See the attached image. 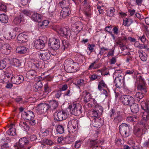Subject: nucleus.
Segmentation results:
<instances>
[{
    "mask_svg": "<svg viewBox=\"0 0 149 149\" xmlns=\"http://www.w3.org/2000/svg\"><path fill=\"white\" fill-rule=\"evenodd\" d=\"M68 108L70 109L71 113L75 116H78L82 112V107L81 105L76 102L71 103Z\"/></svg>",
    "mask_w": 149,
    "mask_h": 149,
    "instance_id": "1",
    "label": "nucleus"
},
{
    "mask_svg": "<svg viewBox=\"0 0 149 149\" xmlns=\"http://www.w3.org/2000/svg\"><path fill=\"white\" fill-rule=\"evenodd\" d=\"M83 93L84 96V101L85 103V106H87L88 108L91 107L93 105L97 103L95 100L91 98V94L89 92L85 91H83Z\"/></svg>",
    "mask_w": 149,
    "mask_h": 149,
    "instance_id": "2",
    "label": "nucleus"
},
{
    "mask_svg": "<svg viewBox=\"0 0 149 149\" xmlns=\"http://www.w3.org/2000/svg\"><path fill=\"white\" fill-rule=\"evenodd\" d=\"M119 132L121 135L126 138L130 135V129L129 126L127 124L123 123L119 126Z\"/></svg>",
    "mask_w": 149,
    "mask_h": 149,
    "instance_id": "3",
    "label": "nucleus"
},
{
    "mask_svg": "<svg viewBox=\"0 0 149 149\" xmlns=\"http://www.w3.org/2000/svg\"><path fill=\"white\" fill-rule=\"evenodd\" d=\"M137 81H139V84L137 88L138 90H139L143 93H146L147 91L146 87V83L142 77L140 76L138 78H137Z\"/></svg>",
    "mask_w": 149,
    "mask_h": 149,
    "instance_id": "4",
    "label": "nucleus"
},
{
    "mask_svg": "<svg viewBox=\"0 0 149 149\" xmlns=\"http://www.w3.org/2000/svg\"><path fill=\"white\" fill-rule=\"evenodd\" d=\"M120 100L123 104L127 105L133 103L134 102V98L129 95H124L120 97Z\"/></svg>",
    "mask_w": 149,
    "mask_h": 149,
    "instance_id": "5",
    "label": "nucleus"
},
{
    "mask_svg": "<svg viewBox=\"0 0 149 149\" xmlns=\"http://www.w3.org/2000/svg\"><path fill=\"white\" fill-rule=\"evenodd\" d=\"M93 106L95 107V109L92 111L91 114L92 117L95 118L100 117L102 115L103 111L102 107L99 105L97 103Z\"/></svg>",
    "mask_w": 149,
    "mask_h": 149,
    "instance_id": "6",
    "label": "nucleus"
},
{
    "mask_svg": "<svg viewBox=\"0 0 149 149\" xmlns=\"http://www.w3.org/2000/svg\"><path fill=\"white\" fill-rule=\"evenodd\" d=\"M141 108L144 110V112L143 115V118L145 120L149 118V110L148 104L144 101L141 102Z\"/></svg>",
    "mask_w": 149,
    "mask_h": 149,
    "instance_id": "7",
    "label": "nucleus"
},
{
    "mask_svg": "<svg viewBox=\"0 0 149 149\" xmlns=\"http://www.w3.org/2000/svg\"><path fill=\"white\" fill-rule=\"evenodd\" d=\"M50 109L49 105L46 103H42L39 104L37 107V110L40 114L45 113Z\"/></svg>",
    "mask_w": 149,
    "mask_h": 149,
    "instance_id": "8",
    "label": "nucleus"
},
{
    "mask_svg": "<svg viewBox=\"0 0 149 149\" xmlns=\"http://www.w3.org/2000/svg\"><path fill=\"white\" fill-rule=\"evenodd\" d=\"M49 45L53 49L57 50L60 47V41L54 38H51L49 41Z\"/></svg>",
    "mask_w": 149,
    "mask_h": 149,
    "instance_id": "9",
    "label": "nucleus"
},
{
    "mask_svg": "<svg viewBox=\"0 0 149 149\" xmlns=\"http://www.w3.org/2000/svg\"><path fill=\"white\" fill-rule=\"evenodd\" d=\"M71 32V31L69 29L62 27L61 28L60 30L58 31V34L61 36L68 39L70 38Z\"/></svg>",
    "mask_w": 149,
    "mask_h": 149,
    "instance_id": "10",
    "label": "nucleus"
},
{
    "mask_svg": "<svg viewBox=\"0 0 149 149\" xmlns=\"http://www.w3.org/2000/svg\"><path fill=\"white\" fill-rule=\"evenodd\" d=\"M78 126L77 120L73 119L69 122L68 127V130L70 132H74L77 129Z\"/></svg>",
    "mask_w": 149,
    "mask_h": 149,
    "instance_id": "11",
    "label": "nucleus"
},
{
    "mask_svg": "<svg viewBox=\"0 0 149 149\" xmlns=\"http://www.w3.org/2000/svg\"><path fill=\"white\" fill-rule=\"evenodd\" d=\"M22 117L25 120H31L34 118L35 115L34 113L31 111H24L22 113Z\"/></svg>",
    "mask_w": 149,
    "mask_h": 149,
    "instance_id": "12",
    "label": "nucleus"
},
{
    "mask_svg": "<svg viewBox=\"0 0 149 149\" xmlns=\"http://www.w3.org/2000/svg\"><path fill=\"white\" fill-rule=\"evenodd\" d=\"M124 76L118 75L115 79V85L117 88H122L123 83L124 81Z\"/></svg>",
    "mask_w": 149,
    "mask_h": 149,
    "instance_id": "13",
    "label": "nucleus"
},
{
    "mask_svg": "<svg viewBox=\"0 0 149 149\" xmlns=\"http://www.w3.org/2000/svg\"><path fill=\"white\" fill-rule=\"evenodd\" d=\"M29 141L26 137L21 138L18 143L16 144V148L17 149H23L24 145L28 143Z\"/></svg>",
    "mask_w": 149,
    "mask_h": 149,
    "instance_id": "14",
    "label": "nucleus"
},
{
    "mask_svg": "<svg viewBox=\"0 0 149 149\" xmlns=\"http://www.w3.org/2000/svg\"><path fill=\"white\" fill-rule=\"evenodd\" d=\"M104 123V120L100 117L95 118L92 123L93 126L97 128H100Z\"/></svg>",
    "mask_w": 149,
    "mask_h": 149,
    "instance_id": "15",
    "label": "nucleus"
},
{
    "mask_svg": "<svg viewBox=\"0 0 149 149\" xmlns=\"http://www.w3.org/2000/svg\"><path fill=\"white\" fill-rule=\"evenodd\" d=\"M24 78L22 75H16L12 77L11 79L12 83L16 84H19L23 82Z\"/></svg>",
    "mask_w": 149,
    "mask_h": 149,
    "instance_id": "16",
    "label": "nucleus"
},
{
    "mask_svg": "<svg viewBox=\"0 0 149 149\" xmlns=\"http://www.w3.org/2000/svg\"><path fill=\"white\" fill-rule=\"evenodd\" d=\"M67 114L66 112L63 110L59 111L56 114L55 118L57 121H62L65 120L67 117Z\"/></svg>",
    "mask_w": 149,
    "mask_h": 149,
    "instance_id": "17",
    "label": "nucleus"
},
{
    "mask_svg": "<svg viewBox=\"0 0 149 149\" xmlns=\"http://www.w3.org/2000/svg\"><path fill=\"white\" fill-rule=\"evenodd\" d=\"M46 41L38 39L34 42V46L37 49H40L43 48L45 47Z\"/></svg>",
    "mask_w": 149,
    "mask_h": 149,
    "instance_id": "18",
    "label": "nucleus"
},
{
    "mask_svg": "<svg viewBox=\"0 0 149 149\" xmlns=\"http://www.w3.org/2000/svg\"><path fill=\"white\" fill-rule=\"evenodd\" d=\"M73 62L72 60H65L64 62V66L65 68L67 70V72L68 73H73L75 72L74 70V66H69L68 65L70 63Z\"/></svg>",
    "mask_w": 149,
    "mask_h": 149,
    "instance_id": "19",
    "label": "nucleus"
},
{
    "mask_svg": "<svg viewBox=\"0 0 149 149\" xmlns=\"http://www.w3.org/2000/svg\"><path fill=\"white\" fill-rule=\"evenodd\" d=\"M50 57V54L48 51L46 50L41 51L40 54V59L45 61L49 60Z\"/></svg>",
    "mask_w": 149,
    "mask_h": 149,
    "instance_id": "20",
    "label": "nucleus"
},
{
    "mask_svg": "<svg viewBox=\"0 0 149 149\" xmlns=\"http://www.w3.org/2000/svg\"><path fill=\"white\" fill-rule=\"evenodd\" d=\"M11 49V47L9 44H5L3 45H2L0 51L3 54H8L10 52Z\"/></svg>",
    "mask_w": 149,
    "mask_h": 149,
    "instance_id": "21",
    "label": "nucleus"
},
{
    "mask_svg": "<svg viewBox=\"0 0 149 149\" xmlns=\"http://www.w3.org/2000/svg\"><path fill=\"white\" fill-rule=\"evenodd\" d=\"M31 18L33 21L39 23L41 21L42 16L41 15L34 12L32 15Z\"/></svg>",
    "mask_w": 149,
    "mask_h": 149,
    "instance_id": "22",
    "label": "nucleus"
},
{
    "mask_svg": "<svg viewBox=\"0 0 149 149\" xmlns=\"http://www.w3.org/2000/svg\"><path fill=\"white\" fill-rule=\"evenodd\" d=\"M28 36H27L22 33L19 34L17 37L18 42L22 43L26 42L27 40Z\"/></svg>",
    "mask_w": 149,
    "mask_h": 149,
    "instance_id": "23",
    "label": "nucleus"
},
{
    "mask_svg": "<svg viewBox=\"0 0 149 149\" xmlns=\"http://www.w3.org/2000/svg\"><path fill=\"white\" fill-rule=\"evenodd\" d=\"M73 27L75 28L74 31L76 33H78L82 29L83 24L81 22L78 21L73 24Z\"/></svg>",
    "mask_w": 149,
    "mask_h": 149,
    "instance_id": "24",
    "label": "nucleus"
},
{
    "mask_svg": "<svg viewBox=\"0 0 149 149\" xmlns=\"http://www.w3.org/2000/svg\"><path fill=\"white\" fill-rule=\"evenodd\" d=\"M70 13V9L69 8H63L61 12L60 15L63 18H65L69 16Z\"/></svg>",
    "mask_w": 149,
    "mask_h": 149,
    "instance_id": "25",
    "label": "nucleus"
},
{
    "mask_svg": "<svg viewBox=\"0 0 149 149\" xmlns=\"http://www.w3.org/2000/svg\"><path fill=\"white\" fill-rule=\"evenodd\" d=\"M58 4L60 6L62 9L65 8H69L70 5L68 0H63L59 2Z\"/></svg>",
    "mask_w": 149,
    "mask_h": 149,
    "instance_id": "26",
    "label": "nucleus"
},
{
    "mask_svg": "<svg viewBox=\"0 0 149 149\" xmlns=\"http://www.w3.org/2000/svg\"><path fill=\"white\" fill-rule=\"evenodd\" d=\"M37 75V72L34 70H30L27 72L26 76L29 79H33Z\"/></svg>",
    "mask_w": 149,
    "mask_h": 149,
    "instance_id": "27",
    "label": "nucleus"
},
{
    "mask_svg": "<svg viewBox=\"0 0 149 149\" xmlns=\"http://www.w3.org/2000/svg\"><path fill=\"white\" fill-rule=\"evenodd\" d=\"M145 93L141 92H136L134 95V100L138 102H139L143 99L144 97L143 94Z\"/></svg>",
    "mask_w": 149,
    "mask_h": 149,
    "instance_id": "28",
    "label": "nucleus"
},
{
    "mask_svg": "<svg viewBox=\"0 0 149 149\" xmlns=\"http://www.w3.org/2000/svg\"><path fill=\"white\" fill-rule=\"evenodd\" d=\"M130 109L132 112L134 113H137L139 111V107L138 104L136 103H134L130 106Z\"/></svg>",
    "mask_w": 149,
    "mask_h": 149,
    "instance_id": "29",
    "label": "nucleus"
},
{
    "mask_svg": "<svg viewBox=\"0 0 149 149\" xmlns=\"http://www.w3.org/2000/svg\"><path fill=\"white\" fill-rule=\"evenodd\" d=\"M26 49L23 46H18L16 50V52L20 54H24L26 52Z\"/></svg>",
    "mask_w": 149,
    "mask_h": 149,
    "instance_id": "30",
    "label": "nucleus"
},
{
    "mask_svg": "<svg viewBox=\"0 0 149 149\" xmlns=\"http://www.w3.org/2000/svg\"><path fill=\"white\" fill-rule=\"evenodd\" d=\"M138 53L141 60L143 61H146L147 58V56L146 54L141 50H139Z\"/></svg>",
    "mask_w": 149,
    "mask_h": 149,
    "instance_id": "31",
    "label": "nucleus"
},
{
    "mask_svg": "<svg viewBox=\"0 0 149 149\" xmlns=\"http://www.w3.org/2000/svg\"><path fill=\"white\" fill-rule=\"evenodd\" d=\"M50 108L53 110L55 109L57 107L58 104V102L55 100H53L50 102Z\"/></svg>",
    "mask_w": 149,
    "mask_h": 149,
    "instance_id": "32",
    "label": "nucleus"
},
{
    "mask_svg": "<svg viewBox=\"0 0 149 149\" xmlns=\"http://www.w3.org/2000/svg\"><path fill=\"white\" fill-rule=\"evenodd\" d=\"M8 16L4 14H0V21L3 23H6L8 22Z\"/></svg>",
    "mask_w": 149,
    "mask_h": 149,
    "instance_id": "33",
    "label": "nucleus"
},
{
    "mask_svg": "<svg viewBox=\"0 0 149 149\" xmlns=\"http://www.w3.org/2000/svg\"><path fill=\"white\" fill-rule=\"evenodd\" d=\"M7 133L10 136H14L16 135V129L14 127L10 128Z\"/></svg>",
    "mask_w": 149,
    "mask_h": 149,
    "instance_id": "34",
    "label": "nucleus"
},
{
    "mask_svg": "<svg viewBox=\"0 0 149 149\" xmlns=\"http://www.w3.org/2000/svg\"><path fill=\"white\" fill-rule=\"evenodd\" d=\"M51 91V90L50 87L48 86L47 84H46L44 86V90L43 92L42 95H44V96H45Z\"/></svg>",
    "mask_w": 149,
    "mask_h": 149,
    "instance_id": "35",
    "label": "nucleus"
},
{
    "mask_svg": "<svg viewBox=\"0 0 149 149\" xmlns=\"http://www.w3.org/2000/svg\"><path fill=\"white\" fill-rule=\"evenodd\" d=\"M19 126L26 131H27L29 129V126L25 122H21L19 123Z\"/></svg>",
    "mask_w": 149,
    "mask_h": 149,
    "instance_id": "36",
    "label": "nucleus"
},
{
    "mask_svg": "<svg viewBox=\"0 0 149 149\" xmlns=\"http://www.w3.org/2000/svg\"><path fill=\"white\" fill-rule=\"evenodd\" d=\"M49 22L47 20H44L42 22H40L38 24L39 27L42 29H45L48 25Z\"/></svg>",
    "mask_w": 149,
    "mask_h": 149,
    "instance_id": "37",
    "label": "nucleus"
},
{
    "mask_svg": "<svg viewBox=\"0 0 149 149\" xmlns=\"http://www.w3.org/2000/svg\"><path fill=\"white\" fill-rule=\"evenodd\" d=\"M107 85L103 80H101L99 82L98 88L99 90H102V88H107Z\"/></svg>",
    "mask_w": 149,
    "mask_h": 149,
    "instance_id": "38",
    "label": "nucleus"
},
{
    "mask_svg": "<svg viewBox=\"0 0 149 149\" xmlns=\"http://www.w3.org/2000/svg\"><path fill=\"white\" fill-rule=\"evenodd\" d=\"M52 95H54L55 97L59 99L61 95V93L60 90L58 91H55L52 93Z\"/></svg>",
    "mask_w": 149,
    "mask_h": 149,
    "instance_id": "39",
    "label": "nucleus"
},
{
    "mask_svg": "<svg viewBox=\"0 0 149 149\" xmlns=\"http://www.w3.org/2000/svg\"><path fill=\"white\" fill-rule=\"evenodd\" d=\"M115 11V9L113 8H111L110 9L107 10V15L110 17H112L114 15V13Z\"/></svg>",
    "mask_w": 149,
    "mask_h": 149,
    "instance_id": "40",
    "label": "nucleus"
},
{
    "mask_svg": "<svg viewBox=\"0 0 149 149\" xmlns=\"http://www.w3.org/2000/svg\"><path fill=\"white\" fill-rule=\"evenodd\" d=\"M22 17L21 15L15 17L13 20L14 23L16 25L19 24L22 20Z\"/></svg>",
    "mask_w": 149,
    "mask_h": 149,
    "instance_id": "41",
    "label": "nucleus"
},
{
    "mask_svg": "<svg viewBox=\"0 0 149 149\" xmlns=\"http://www.w3.org/2000/svg\"><path fill=\"white\" fill-rule=\"evenodd\" d=\"M69 44L68 41L65 40H63L62 41L61 49L63 50H64L69 47Z\"/></svg>",
    "mask_w": 149,
    "mask_h": 149,
    "instance_id": "42",
    "label": "nucleus"
},
{
    "mask_svg": "<svg viewBox=\"0 0 149 149\" xmlns=\"http://www.w3.org/2000/svg\"><path fill=\"white\" fill-rule=\"evenodd\" d=\"M13 65L16 67H18L21 65V63L16 58H14L13 59Z\"/></svg>",
    "mask_w": 149,
    "mask_h": 149,
    "instance_id": "43",
    "label": "nucleus"
},
{
    "mask_svg": "<svg viewBox=\"0 0 149 149\" xmlns=\"http://www.w3.org/2000/svg\"><path fill=\"white\" fill-rule=\"evenodd\" d=\"M111 27L109 26H107L105 28L106 31L111 35L113 40H114L115 39V37L114 35L113 34L112 32L111 31Z\"/></svg>",
    "mask_w": 149,
    "mask_h": 149,
    "instance_id": "44",
    "label": "nucleus"
},
{
    "mask_svg": "<svg viewBox=\"0 0 149 149\" xmlns=\"http://www.w3.org/2000/svg\"><path fill=\"white\" fill-rule=\"evenodd\" d=\"M4 73L5 76L8 78L12 77L13 75V72L12 71L10 70H6L5 72Z\"/></svg>",
    "mask_w": 149,
    "mask_h": 149,
    "instance_id": "45",
    "label": "nucleus"
},
{
    "mask_svg": "<svg viewBox=\"0 0 149 149\" xmlns=\"http://www.w3.org/2000/svg\"><path fill=\"white\" fill-rule=\"evenodd\" d=\"M116 44L118 45L120 48L125 46V42L119 38H118L116 42Z\"/></svg>",
    "mask_w": 149,
    "mask_h": 149,
    "instance_id": "46",
    "label": "nucleus"
},
{
    "mask_svg": "<svg viewBox=\"0 0 149 149\" xmlns=\"http://www.w3.org/2000/svg\"><path fill=\"white\" fill-rule=\"evenodd\" d=\"M40 132L42 136H48L49 133V129H43L41 130Z\"/></svg>",
    "mask_w": 149,
    "mask_h": 149,
    "instance_id": "47",
    "label": "nucleus"
},
{
    "mask_svg": "<svg viewBox=\"0 0 149 149\" xmlns=\"http://www.w3.org/2000/svg\"><path fill=\"white\" fill-rule=\"evenodd\" d=\"M56 130L59 134H63L64 132V130L63 127L61 125H59L57 127Z\"/></svg>",
    "mask_w": 149,
    "mask_h": 149,
    "instance_id": "48",
    "label": "nucleus"
},
{
    "mask_svg": "<svg viewBox=\"0 0 149 149\" xmlns=\"http://www.w3.org/2000/svg\"><path fill=\"white\" fill-rule=\"evenodd\" d=\"M99 141L97 139L91 140L90 141V145L93 148L99 143Z\"/></svg>",
    "mask_w": 149,
    "mask_h": 149,
    "instance_id": "49",
    "label": "nucleus"
},
{
    "mask_svg": "<svg viewBox=\"0 0 149 149\" xmlns=\"http://www.w3.org/2000/svg\"><path fill=\"white\" fill-rule=\"evenodd\" d=\"M84 81L82 79L78 80L75 84L77 86L78 88H80L81 86H83L84 85Z\"/></svg>",
    "mask_w": 149,
    "mask_h": 149,
    "instance_id": "50",
    "label": "nucleus"
},
{
    "mask_svg": "<svg viewBox=\"0 0 149 149\" xmlns=\"http://www.w3.org/2000/svg\"><path fill=\"white\" fill-rule=\"evenodd\" d=\"M7 7L6 4L3 2H0V11L4 12L6 11Z\"/></svg>",
    "mask_w": 149,
    "mask_h": 149,
    "instance_id": "51",
    "label": "nucleus"
},
{
    "mask_svg": "<svg viewBox=\"0 0 149 149\" xmlns=\"http://www.w3.org/2000/svg\"><path fill=\"white\" fill-rule=\"evenodd\" d=\"M90 6L88 5L87 7V9H86L85 10L84 13L85 15L87 17H89L91 14V9L89 7Z\"/></svg>",
    "mask_w": 149,
    "mask_h": 149,
    "instance_id": "52",
    "label": "nucleus"
},
{
    "mask_svg": "<svg viewBox=\"0 0 149 149\" xmlns=\"http://www.w3.org/2000/svg\"><path fill=\"white\" fill-rule=\"evenodd\" d=\"M100 78V76L95 74H93L91 76L90 79L91 81H94L95 79L99 80Z\"/></svg>",
    "mask_w": 149,
    "mask_h": 149,
    "instance_id": "53",
    "label": "nucleus"
},
{
    "mask_svg": "<svg viewBox=\"0 0 149 149\" xmlns=\"http://www.w3.org/2000/svg\"><path fill=\"white\" fill-rule=\"evenodd\" d=\"M6 63L5 61H0V70L4 68L6 66Z\"/></svg>",
    "mask_w": 149,
    "mask_h": 149,
    "instance_id": "54",
    "label": "nucleus"
},
{
    "mask_svg": "<svg viewBox=\"0 0 149 149\" xmlns=\"http://www.w3.org/2000/svg\"><path fill=\"white\" fill-rule=\"evenodd\" d=\"M127 120L128 121L135 122L136 120V117L134 116H129L127 118Z\"/></svg>",
    "mask_w": 149,
    "mask_h": 149,
    "instance_id": "55",
    "label": "nucleus"
},
{
    "mask_svg": "<svg viewBox=\"0 0 149 149\" xmlns=\"http://www.w3.org/2000/svg\"><path fill=\"white\" fill-rule=\"evenodd\" d=\"M43 142L45 144L50 146H51L53 144L52 141L50 140L45 139L43 140Z\"/></svg>",
    "mask_w": 149,
    "mask_h": 149,
    "instance_id": "56",
    "label": "nucleus"
},
{
    "mask_svg": "<svg viewBox=\"0 0 149 149\" xmlns=\"http://www.w3.org/2000/svg\"><path fill=\"white\" fill-rule=\"evenodd\" d=\"M81 141L80 140L76 141L75 142L74 147L77 148H79L81 146Z\"/></svg>",
    "mask_w": 149,
    "mask_h": 149,
    "instance_id": "57",
    "label": "nucleus"
},
{
    "mask_svg": "<svg viewBox=\"0 0 149 149\" xmlns=\"http://www.w3.org/2000/svg\"><path fill=\"white\" fill-rule=\"evenodd\" d=\"M100 50L99 54H100V55H102L103 53L105 52V51L108 50V48H105L104 47H100Z\"/></svg>",
    "mask_w": 149,
    "mask_h": 149,
    "instance_id": "58",
    "label": "nucleus"
},
{
    "mask_svg": "<svg viewBox=\"0 0 149 149\" xmlns=\"http://www.w3.org/2000/svg\"><path fill=\"white\" fill-rule=\"evenodd\" d=\"M134 133L136 135H139L141 134V130L140 128H136L135 129L134 131Z\"/></svg>",
    "mask_w": 149,
    "mask_h": 149,
    "instance_id": "59",
    "label": "nucleus"
},
{
    "mask_svg": "<svg viewBox=\"0 0 149 149\" xmlns=\"http://www.w3.org/2000/svg\"><path fill=\"white\" fill-rule=\"evenodd\" d=\"M39 77V80H38V81L36 82L35 84L36 85H37V86H38L40 88L42 86V83L40 81L42 78L40 77Z\"/></svg>",
    "mask_w": 149,
    "mask_h": 149,
    "instance_id": "60",
    "label": "nucleus"
},
{
    "mask_svg": "<svg viewBox=\"0 0 149 149\" xmlns=\"http://www.w3.org/2000/svg\"><path fill=\"white\" fill-rule=\"evenodd\" d=\"M22 13L27 16H29L31 15V12L30 10H23L22 11Z\"/></svg>",
    "mask_w": 149,
    "mask_h": 149,
    "instance_id": "61",
    "label": "nucleus"
},
{
    "mask_svg": "<svg viewBox=\"0 0 149 149\" xmlns=\"http://www.w3.org/2000/svg\"><path fill=\"white\" fill-rule=\"evenodd\" d=\"M1 148V149H6L9 148V146L8 143H5L2 145Z\"/></svg>",
    "mask_w": 149,
    "mask_h": 149,
    "instance_id": "62",
    "label": "nucleus"
},
{
    "mask_svg": "<svg viewBox=\"0 0 149 149\" xmlns=\"http://www.w3.org/2000/svg\"><path fill=\"white\" fill-rule=\"evenodd\" d=\"M69 136H67L63 137L64 144H70V141H69Z\"/></svg>",
    "mask_w": 149,
    "mask_h": 149,
    "instance_id": "63",
    "label": "nucleus"
},
{
    "mask_svg": "<svg viewBox=\"0 0 149 149\" xmlns=\"http://www.w3.org/2000/svg\"><path fill=\"white\" fill-rule=\"evenodd\" d=\"M95 47V45L92 44H89L88 45V48L89 50L91 51V52L93 51L94 49V48Z\"/></svg>",
    "mask_w": 149,
    "mask_h": 149,
    "instance_id": "64",
    "label": "nucleus"
}]
</instances>
